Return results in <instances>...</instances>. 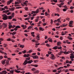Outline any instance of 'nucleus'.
I'll list each match as a JSON object with an SVG mask.
<instances>
[{
    "instance_id": "nucleus-49",
    "label": "nucleus",
    "mask_w": 74,
    "mask_h": 74,
    "mask_svg": "<svg viewBox=\"0 0 74 74\" xmlns=\"http://www.w3.org/2000/svg\"><path fill=\"white\" fill-rule=\"evenodd\" d=\"M3 58V57L2 56H1L0 57V60H1Z\"/></svg>"
},
{
    "instance_id": "nucleus-44",
    "label": "nucleus",
    "mask_w": 74,
    "mask_h": 74,
    "mask_svg": "<svg viewBox=\"0 0 74 74\" xmlns=\"http://www.w3.org/2000/svg\"><path fill=\"white\" fill-rule=\"evenodd\" d=\"M16 28L17 29V28H21V27L19 26H17L16 27Z\"/></svg>"
},
{
    "instance_id": "nucleus-5",
    "label": "nucleus",
    "mask_w": 74,
    "mask_h": 74,
    "mask_svg": "<svg viewBox=\"0 0 74 74\" xmlns=\"http://www.w3.org/2000/svg\"><path fill=\"white\" fill-rule=\"evenodd\" d=\"M7 73V72L6 71H2V73H0V74H6Z\"/></svg>"
},
{
    "instance_id": "nucleus-9",
    "label": "nucleus",
    "mask_w": 74,
    "mask_h": 74,
    "mask_svg": "<svg viewBox=\"0 0 74 74\" xmlns=\"http://www.w3.org/2000/svg\"><path fill=\"white\" fill-rule=\"evenodd\" d=\"M14 0H10V1H8V2L7 3L8 5H9L10 4V3H11L12 2V1H13Z\"/></svg>"
},
{
    "instance_id": "nucleus-27",
    "label": "nucleus",
    "mask_w": 74,
    "mask_h": 74,
    "mask_svg": "<svg viewBox=\"0 0 74 74\" xmlns=\"http://www.w3.org/2000/svg\"><path fill=\"white\" fill-rule=\"evenodd\" d=\"M50 42H52V39L51 38H49L48 39Z\"/></svg>"
},
{
    "instance_id": "nucleus-16",
    "label": "nucleus",
    "mask_w": 74,
    "mask_h": 74,
    "mask_svg": "<svg viewBox=\"0 0 74 74\" xmlns=\"http://www.w3.org/2000/svg\"><path fill=\"white\" fill-rule=\"evenodd\" d=\"M70 53L69 51L66 52V51H64V53L65 54V55H67V54H69Z\"/></svg>"
},
{
    "instance_id": "nucleus-42",
    "label": "nucleus",
    "mask_w": 74,
    "mask_h": 74,
    "mask_svg": "<svg viewBox=\"0 0 74 74\" xmlns=\"http://www.w3.org/2000/svg\"><path fill=\"white\" fill-rule=\"evenodd\" d=\"M5 10V9L2 8H1V10H0V11H3V10Z\"/></svg>"
},
{
    "instance_id": "nucleus-43",
    "label": "nucleus",
    "mask_w": 74,
    "mask_h": 74,
    "mask_svg": "<svg viewBox=\"0 0 74 74\" xmlns=\"http://www.w3.org/2000/svg\"><path fill=\"white\" fill-rule=\"evenodd\" d=\"M21 7H17L16 8V9H19V8H21Z\"/></svg>"
},
{
    "instance_id": "nucleus-63",
    "label": "nucleus",
    "mask_w": 74,
    "mask_h": 74,
    "mask_svg": "<svg viewBox=\"0 0 74 74\" xmlns=\"http://www.w3.org/2000/svg\"><path fill=\"white\" fill-rule=\"evenodd\" d=\"M12 21H16V19H15L13 18V19L12 20Z\"/></svg>"
},
{
    "instance_id": "nucleus-39",
    "label": "nucleus",
    "mask_w": 74,
    "mask_h": 74,
    "mask_svg": "<svg viewBox=\"0 0 74 74\" xmlns=\"http://www.w3.org/2000/svg\"><path fill=\"white\" fill-rule=\"evenodd\" d=\"M66 64H67V63H69V60H66Z\"/></svg>"
},
{
    "instance_id": "nucleus-48",
    "label": "nucleus",
    "mask_w": 74,
    "mask_h": 74,
    "mask_svg": "<svg viewBox=\"0 0 74 74\" xmlns=\"http://www.w3.org/2000/svg\"><path fill=\"white\" fill-rule=\"evenodd\" d=\"M32 52V50H30L29 51V53H31V52Z\"/></svg>"
},
{
    "instance_id": "nucleus-25",
    "label": "nucleus",
    "mask_w": 74,
    "mask_h": 74,
    "mask_svg": "<svg viewBox=\"0 0 74 74\" xmlns=\"http://www.w3.org/2000/svg\"><path fill=\"white\" fill-rule=\"evenodd\" d=\"M14 9H15V7H13V8H12L11 9H9V10L10 11H14Z\"/></svg>"
},
{
    "instance_id": "nucleus-31",
    "label": "nucleus",
    "mask_w": 74,
    "mask_h": 74,
    "mask_svg": "<svg viewBox=\"0 0 74 74\" xmlns=\"http://www.w3.org/2000/svg\"><path fill=\"white\" fill-rule=\"evenodd\" d=\"M9 29H11V28L12 27V25H10L9 26Z\"/></svg>"
},
{
    "instance_id": "nucleus-58",
    "label": "nucleus",
    "mask_w": 74,
    "mask_h": 74,
    "mask_svg": "<svg viewBox=\"0 0 74 74\" xmlns=\"http://www.w3.org/2000/svg\"><path fill=\"white\" fill-rule=\"evenodd\" d=\"M40 59H42V60H44L45 58L44 57H40Z\"/></svg>"
},
{
    "instance_id": "nucleus-3",
    "label": "nucleus",
    "mask_w": 74,
    "mask_h": 74,
    "mask_svg": "<svg viewBox=\"0 0 74 74\" xmlns=\"http://www.w3.org/2000/svg\"><path fill=\"white\" fill-rule=\"evenodd\" d=\"M50 58L51 59H52V60H54V59H55V58L54 56V55H53L52 54H51V56L50 57Z\"/></svg>"
},
{
    "instance_id": "nucleus-2",
    "label": "nucleus",
    "mask_w": 74,
    "mask_h": 74,
    "mask_svg": "<svg viewBox=\"0 0 74 74\" xmlns=\"http://www.w3.org/2000/svg\"><path fill=\"white\" fill-rule=\"evenodd\" d=\"M2 16L3 17V20H7V19H8V16L6 14H4Z\"/></svg>"
},
{
    "instance_id": "nucleus-64",
    "label": "nucleus",
    "mask_w": 74,
    "mask_h": 74,
    "mask_svg": "<svg viewBox=\"0 0 74 74\" xmlns=\"http://www.w3.org/2000/svg\"><path fill=\"white\" fill-rule=\"evenodd\" d=\"M58 55L59 56H60V55H61L62 54H61V53H60V52H59V53H58Z\"/></svg>"
},
{
    "instance_id": "nucleus-14",
    "label": "nucleus",
    "mask_w": 74,
    "mask_h": 74,
    "mask_svg": "<svg viewBox=\"0 0 74 74\" xmlns=\"http://www.w3.org/2000/svg\"><path fill=\"white\" fill-rule=\"evenodd\" d=\"M10 12V10H4L3 11V12H5V13H7V12Z\"/></svg>"
},
{
    "instance_id": "nucleus-28",
    "label": "nucleus",
    "mask_w": 74,
    "mask_h": 74,
    "mask_svg": "<svg viewBox=\"0 0 74 74\" xmlns=\"http://www.w3.org/2000/svg\"><path fill=\"white\" fill-rule=\"evenodd\" d=\"M1 24V23H0V29H1V28L3 27V25H0Z\"/></svg>"
},
{
    "instance_id": "nucleus-38",
    "label": "nucleus",
    "mask_w": 74,
    "mask_h": 74,
    "mask_svg": "<svg viewBox=\"0 0 74 74\" xmlns=\"http://www.w3.org/2000/svg\"><path fill=\"white\" fill-rule=\"evenodd\" d=\"M58 7H60V8H61V7H62V5H60V4H58Z\"/></svg>"
},
{
    "instance_id": "nucleus-36",
    "label": "nucleus",
    "mask_w": 74,
    "mask_h": 74,
    "mask_svg": "<svg viewBox=\"0 0 74 74\" xmlns=\"http://www.w3.org/2000/svg\"><path fill=\"white\" fill-rule=\"evenodd\" d=\"M68 38H69V40H73L72 38H71L70 36H68Z\"/></svg>"
},
{
    "instance_id": "nucleus-29",
    "label": "nucleus",
    "mask_w": 74,
    "mask_h": 74,
    "mask_svg": "<svg viewBox=\"0 0 74 74\" xmlns=\"http://www.w3.org/2000/svg\"><path fill=\"white\" fill-rule=\"evenodd\" d=\"M18 46H20V47H25V46H24V45H21V44H18Z\"/></svg>"
},
{
    "instance_id": "nucleus-53",
    "label": "nucleus",
    "mask_w": 74,
    "mask_h": 74,
    "mask_svg": "<svg viewBox=\"0 0 74 74\" xmlns=\"http://www.w3.org/2000/svg\"><path fill=\"white\" fill-rule=\"evenodd\" d=\"M73 8H74V7L73 6H71L70 7V9L71 10H72V9H73Z\"/></svg>"
},
{
    "instance_id": "nucleus-54",
    "label": "nucleus",
    "mask_w": 74,
    "mask_h": 74,
    "mask_svg": "<svg viewBox=\"0 0 74 74\" xmlns=\"http://www.w3.org/2000/svg\"><path fill=\"white\" fill-rule=\"evenodd\" d=\"M11 41H12V42H15V40H14V39H11Z\"/></svg>"
},
{
    "instance_id": "nucleus-6",
    "label": "nucleus",
    "mask_w": 74,
    "mask_h": 74,
    "mask_svg": "<svg viewBox=\"0 0 74 74\" xmlns=\"http://www.w3.org/2000/svg\"><path fill=\"white\" fill-rule=\"evenodd\" d=\"M29 56H30V54H24L23 57H25V58H28Z\"/></svg>"
},
{
    "instance_id": "nucleus-30",
    "label": "nucleus",
    "mask_w": 74,
    "mask_h": 74,
    "mask_svg": "<svg viewBox=\"0 0 74 74\" xmlns=\"http://www.w3.org/2000/svg\"><path fill=\"white\" fill-rule=\"evenodd\" d=\"M0 53H3V54L4 53V52L3 51L1 50H0Z\"/></svg>"
},
{
    "instance_id": "nucleus-21",
    "label": "nucleus",
    "mask_w": 74,
    "mask_h": 74,
    "mask_svg": "<svg viewBox=\"0 0 74 74\" xmlns=\"http://www.w3.org/2000/svg\"><path fill=\"white\" fill-rule=\"evenodd\" d=\"M36 38L39 41V40H40V36H39V35L37 36Z\"/></svg>"
},
{
    "instance_id": "nucleus-46",
    "label": "nucleus",
    "mask_w": 74,
    "mask_h": 74,
    "mask_svg": "<svg viewBox=\"0 0 74 74\" xmlns=\"http://www.w3.org/2000/svg\"><path fill=\"white\" fill-rule=\"evenodd\" d=\"M4 7L5 8V9H7V10L8 9V7H7V6H5Z\"/></svg>"
},
{
    "instance_id": "nucleus-19",
    "label": "nucleus",
    "mask_w": 74,
    "mask_h": 74,
    "mask_svg": "<svg viewBox=\"0 0 74 74\" xmlns=\"http://www.w3.org/2000/svg\"><path fill=\"white\" fill-rule=\"evenodd\" d=\"M39 73V71L38 70H36L34 72V74H36V73Z\"/></svg>"
},
{
    "instance_id": "nucleus-37",
    "label": "nucleus",
    "mask_w": 74,
    "mask_h": 74,
    "mask_svg": "<svg viewBox=\"0 0 74 74\" xmlns=\"http://www.w3.org/2000/svg\"><path fill=\"white\" fill-rule=\"evenodd\" d=\"M32 42H37V41H36V40H32Z\"/></svg>"
},
{
    "instance_id": "nucleus-52",
    "label": "nucleus",
    "mask_w": 74,
    "mask_h": 74,
    "mask_svg": "<svg viewBox=\"0 0 74 74\" xmlns=\"http://www.w3.org/2000/svg\"><path fill=\"white\" fill-rule=\"evenodd\" d=\"M14 30H15V31H17V30H18V29L17 28H16V27L14 29Z\"/></svg>"
},
{
    "instance_id": "nucleus-15",
    "label": "nucleus",
    "mask_w": 74,
    "mask_h": 74,
    "mask_svg": "<svg viewBox=\"0 0 74 74\" xmlns=\"http://www.w3.org/2000/svg\"><path fill=\"white\" fill-rule=\"evenodd\" d=\"M73 21H69V25H73Z\"/></svg>"
},
{
    "instance_id": "nucleus-26",
    "label": "nucleus",
    "mask_w": 74,
    "mask_h": 74,
    "mask_svg": "<svg viewBox=\"0 0 74 74\" xmlns=\"http://www.w3.org/2000/svg\"><path fill=\"white\" fill-rule=\"evenodd\" d=\"M16 33V31H15L12 33V35L14 36V35H15V34Z\"/></svg>"
},
{
    "instance_id": "nucleus-41",
    "label": "nucleus",
    "mask_w": 74,
    "mask_h": 74,
    "mask_svg": "<svg viewBox=\"0 0 74 74\" xmlns=\"http://www.w3.org/2000/svg\"><path fill=\"white\" fill-rule=\"evenodd\" d=\"M38 10H36V11L35 12V13H36V14H38Z\"/></svg>"
},
{
    "instance_id": "nucleus-20",
    "label": "nucleus",
    "mask_w": 74,
    "mask_h": 74,
    "mask_svg": "<svg viewBox=\"0 0 74 74\" xmlns=\"http://www.w3.org/2000/svg\"><path fill=\"white\" fill-rule=\"evenodd\" d=\"M6 64L5 65V66H7V65H8L9 64V61H8V60H6Z\"/></svg>"
},
{
    "instance_id": "nucleus-7",
    "label": "nucleus",
    "mask_w": 74,
    "mask_h": 74,
    "mask_svg": "<svg viewBox=\"0 0 74 74\" xmlns=\"http://www.w3.org/2000/svg\"><path fill=\"white\" fill-rule=\"evenodd\" d=\"M32 57L34 59H38V57L37 56L35 55V56H33Z\"/></svg>"
},
{
    "instance_id": "nucleus-12",
    "label": "nucleus",
    "mask_w": 74,
    "mask_h": 74,
    "mask_svg": "<svg viewBox=\"0 0 74 74\" xmlns=\"http://www.w3.org/2000/svg\"><path fill=\"white\" fill-rule=\"evenodd\" d=\"M8 19H12V16H8Z\"/></svg>"
},
{
    "instance_id": "nucleus-45",
    "label": "nucleus",
    "mask_w": 74,
    "mask_h": 74,
    "mask_svg": "<svg viewBox=\"0 0 74 74\" xmlns=\"http://www.w3.org/2000/svg\"><path fill=\"white\" fill-rule=\"evenodd\" d=\"M34 13H35V12L34 11H32L31 14H34Z\"/></svg>"
},
{
    "instance_id": "nucleus-32",
    "label": "nucleus",
    "mask_w": 74,
    "mask_h": 74,
    "mask_svg": "<svg viewBox=\"0 0 74 74\" xmlns=\"http://www.w3.org/2000/svg\"><path fill=\"white\" fill-rule=\"evenodd\" d=\"M32 28H33V26H29L28 28V29H31Z\"/></svg>"
},
{
    "instance_id": "nucleus-11",
    "label": "nucleus",
    "mask_w": 74,
    "mask_h": 74,
    "mask_svg": "<svg viewBox=\"0 0 74 74\" xmlns=\"http://www.w3.org/2000/svg\"><path fill=\"white\" fill-rule=\"evenodd\" d=\"M33 60H30L28 61H27V63H28L29 64H31L32 62H33Z\"/></svg>"
},
{
    "instance_id": "nucleus-51",
    "label": "nucleus",
    "mask_w": 74,
    "mask_h": 74,
    "mask_svg": "<svg viewBox=\"0 0 74 74\" xmlns=\"http://www.w3.org/2000/svg\"><path fill=\"white\" fill-rule=\"evenodd\" d=\"M24 5H26V6H27V3H26L25 2L24 3Z\"/></svg>"
},
{
    "instance_id": "nucleus-10",
    "label": "nucleus",
    "mask_w": 74,
    "mask_h": 74,
    "mask_svg": "<svg viewBox=\"0 0 74 74\" xmlns=\"http://www.w3.org/2000/svg\"><path fill=\"white\" fill-rule=\"evenodd\" d=\"M5 61H6V60H4L3 61H1V63L3 64V65H4L5 64Z\"/></svg>"
},
{
    "instance_id": "nucleus-18",
    "label": "nucleus",
    "mask_w": 74,
    "mask_h": 74,
    "mask_svg": "<svg viewBox=\"0 0 74 74\" xmlns=\"http://www.w3.org/2000/svg\"><path fill=\"white\" fill-rule=\"evenodd\" d=\"M57 44L58 46H59V45H60V44H61V42H58L57 43Z\"/></svg>"
},
{
    "instance_id": "nucleus-4",
    "label": "nucleus",
    "mask_w": 74,
    "mask_h": 74,
    "mask_svg": "<svg viewBox=\"0 0 74 74\" xmlns=\"http://www.w3.org/2000/svg\"><path fill=\"white\" fill-rule=\"evenodd\" d=\"M57 48H58V49H62V47H53V49H57Z\"/></svg>"
},
{
    "instance_id": "nucleus-62",
    "label": "nucleus",
    "mask_w": 74,
    "mask_h": 74,
    "mask_svg": "<svg viewBox=\"0 0 74 74\" xmlns=\"http://www.w3.org/2000/svg\"><path fill=\"white\" fill-rule=\"evenodd\" d=\"M65 73H67V72H68V71H69V70L68 69H66L65 70Z\"/></svg>"
},
{
    "instance_id": "nucleus-33",
    "label": "nucleus",
    "mask_w": 74,
    "mask_h": 74,
    "mask_svg": "<svg viewBox=\"0 0 74 74\" xmlns=\"http://www.w3.org/2000/svg\"><path fill=\"white\" fill-rule=\"evenodd\" d=\"M22 52L23 53H26V50H25L24 51H23Z\"/></svg>"
},
{
    "instance_id": "nucleus-24",
    "label": "nucleus",
    "mask_w": 74,
    "mask_h": 74,
    "mask_svg": "<svg viewBox=\"0 0 74 74\" xmlns=\"http://www.w3.org/2000/svg\"><path fill=\"white\" fill-rule=\"evenodd\" d=\"M14 70H11L10 71V73H11L12 74H13L14 72Z\"/></svg>"
},
{
    "instance_id": "nucleus-50",
    "label": "nucleus",
    "mask_w": 74,
    "mask_h": 74,
    "mask_svg": "<svg viewBox=\"0 0 74 74\" xmlns=\"http://www.w3.org/2000/svg\"><path fill=\"white\" fill-rule=\"evenodd\" d=\"M66 42L67 44H70L71 42H68V40H66Z\"/></svg>"
},
{
    "instance_id": "nucleus-61",
    "label": "nucleus",
    "mask_w": 74,
    "mask_h": 74,
    "mask_svg": "<svg viewBox=\"0 0 74 74\" xmlns=\"http://www.w3.org/2000/svg\"><path fill=\"white\" fill-rule=\"evenodd\" d=\"M19 3V2L17 1L15 2V4H18Z\"/></svg>"
},
{
    "instance_id": "nucleus-59",
    "label": "nucleus",
    "mask_w": 74,
    "mask_h": 74,
    "mask_svg": "<svg viewBox=\"0 0 74 74\" xmlns=\"http://www.w3.org/2000/svg\"><path fill=\"white\" fill-rule=\"evenodd\" d=\"M62 2H62L60 4L61 5H64V3Z\"/></svg>"
},
{
    "instance_id": "nucleus-23",
    "label": "nucleus",
    "mask_w": 74,
    "mask_h": 74,
    "mask_svg": "<svg viewBox=\"0 0 74 74\" xmlns=\"http://www.w3.org/2000/svg\"><path fill=\"white\" fill-rule=\"evenodd\" d=\"M54 15L55 16H60V15L59 14H58V13H55L54 14Z\"/></svg>"
},
{
    "instance_id": "nucleus-35",
    "label": "nucleus",
    "mask_w": 74,
    "mask_h": 74,
    "mask_svg": "<svg viewBox=\"0 0 74 74\" xmlns=\"http://www.w3.org/2000/svg\"><path fill=\"white\" fill-rule=\"evenodd\" d=\"M48 54H49V55H50V54H51V53H52V52L51 51H48Z\"/></svg>"
},
{
    "instance_id": "nucleus-34",
    "label": "nucleus",
    "mask_w": 74,
    "mask_h": 74,
    "mask_svg": "<svg viewBox=\"0 0 74 74\" xmlns=\"http://www.w3.org/2000/svg\"><path fill=\"white\" fill-rule=\"evenodd\" d=\"M46 46L47 47H51V45H49L48 44H47L46 45Z\"/></svg>"
},
{
    "instance_id": "nucleus-47",
    "label": "nucleus",
    "mask_w": 74,
    "mask_h": 74,
    "mask_svg": "<svg viewBox=\"0 0 74 74\" xmlns=\"http://www.w3.org/2000/svg\"><path fill=\"white\" fill-rule=\"evenodd\" d=\"M38 19H35V22H38Z\"/></svg>"
},
{
    "instance_id": "nucleus-22",
    "label": "nucleus",
    "mask_w": 74,
    "mask_h": 74,
    "mask_svg": "<svg viewBox=\"0 0 74 74\" xmlns=\"http://www.w3.org/2000/svg\"><path fill=\"white\" fill-rule=\"evenodd\" d=\"M60 19H61V18H59L57 19L58 22H60V23H61V21H60Z\"/></svg>"
},
{
    "instance_id": "nucleus-40",
    "label": "nucleus",
    "mask_w": 74,
    "mask_h": 74,
    "mask_svg": "<svg viewBox=\"0 0 74 74\" xmlns=\"http://www.w3.org/2000/svg\"><path fill=\"white\" fill-rule=\"evenodd\" d=\"M32 71H36V69L35 68H33L32 69Z\"/></svg>"
},
{
    "instance_id": "nucleus-13",
    "label": "nucleus",
    "mask_w": 74,
    "mask_h": 74,
    "mask_svg": "<svg viewBox=\"0 0 74 74\" xmlns=\"http://www.w3.org/2000/svg\"><path fill=\"white\" fill-rule=\"evenodd\" d=\"M2 25L3 26V28H6V27H7V25L5 23H3Z\"/></svg>"
},
{
    "instance_id": "nucleus-17",
    "label": "nucleus",
    "mask_w": 74,
    "mask_h": 74,
    "mask_svg": "<svg viewBox=\"0 0 74 74\" xmlns=\"http://www.w3.org/2000/svg\"><path fill=\"white\" fill-rule=\"evenodd\" d=\"M14 71H15V72L17 73H19L21 72V71H18L16 69H15Z\"/></svg>"
},
{
    "instance_id": "nucleus-8",
    "label": "nucleus",
    "mask_w": 74,
    "mask_h": 74,
    "mask_svg": "<svg viewBox=\"0 0 74 74\" xmlns=\"http://www.w3.org/2000/svg\"><path fill=\"white\" fill-rule=\"evenodd\" d=\"M71 56H70V59H72V58H74V55L73 53H71Z\"/></svg>"
},
{
    "instance_id": "nucleus-56",
    "label": "nucleus",
    "mask_w": 74,
    "mask_h": 74,
    "mask_svg": "<svg viewBox=\"0 0 74 74\" xmlns=\"http://www.w3.org/2000/svg\"><path fill=\"white\" fill-rule=\"evenodd\" d=\"M63 11H67V9H63Z\"/></svg>"
},
{
    "instance_id": "nucleus-57",
    "label": "nucleus",
    "mask_w": 74,
    "mask_h": 74,
    "mask_svg": "<svg viewBox=\"0 0 74 74\" xmlns=\"http://www.w3.org/2000/svg\"><path fill=\"white\" fill-rule=\"evenodd\" d=\"M56 71H57V70H56V69H55V70H53V72L54 73H55L56 72Z\"/></svg>"
},
{
    "instance_id": "nucleus-60",
    "label": "nucleus",
    "mask_w": 74,
    "mask_h": 74,
    "mask_svg": "<svg viewBox=\"0 0 74 74\" xmlns=\"http://www.w3.org/2000/svg\"><path fill=\"white\" fill-rule=\"evenodd\" d=\"M64 52H63V51H60V53L62 54V53H64Z\"/></svg>"
},
{
    "instance_id": "nucleus-1",
    "label": "nucleus",
    "mask_w": 74,
    "mask_h": 74,
    "mask_svg": "<svg viewBox=\"0 0 74 74\" xmlns=\"http://www.w3.org/2000/svg\"><path fill=\"white\" fill-rule=\"evenodd\" d=\"M30 58L28 57V58H26V60H25L24 62L23 63V65H24V66H25L26 64H27V62L28 60H30Z\"/></svg>"
},
{
    "instance_id": "nucleus-55",
    "label": "nucleus",
    "mask_w": 74,
    "mask_h": 74,
    "mask_svg": "<svg viewBox=\"0 0 74 74\" xmlns=\"http://www.w3.org/2000/svg\"><path fill=\"white\" fill-rule=\"evenodd\" d=\"M11 39L10 38H8L7 40V41H11Z\"/></svg>"
}]
</instances>
